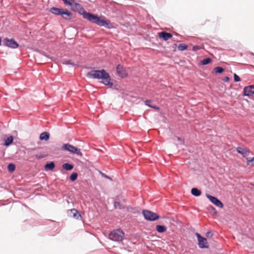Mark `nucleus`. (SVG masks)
<instances>
[{
    "mask_svg": "<svg viewBox=\"0 0 254 254\" xmlns=\"http://www.w3.org/2000/svg\"><path fill=\"white\" fill-rule=\"evenodd\" d=\"M77 176L78 175L76 173H73L70 176V180L71 181H74L77 179Z\"/></svg>",
    "mask_w": 254,
    "mask_h": 254,
    "instance_id": "c85d7f7f",
    "label": "nucleus"
},
{
    "mask_svg": "<svg viewBox=\"0 0 254 254\" xmlns=\"http://www.w3.org/2000/svg\"><path fill=\"white\" fill-rule=\"evenodd\" d=\"M150 101L149 100H146L145 101V105L150 107H151L152 108H154V109H157L158 110L159 109V108L157 107L155 105H150V104H149V103L150 102Z\"/></svg>",
    "mask_w": 254,
    "mask_h": 254,
    "instance_id": "c756f323",
    "label": "nucleus"
},
{
    "mask_svg": "<svg viewBox=\"0 0 254 254\" xmlns=\"http://www.w3.org/2000/svg\"><path fill=\"white\" fill-rule=\"evenodd\" d=\"M63 9L57 8V7H52L50 9V11L56 15H61L62 12H63Z\"/></svg>",
    "mask_w": 254,
    "mask_h": 254,
    "instance_id": "dca6fc26",
    "label": "nucleus"
},
{
    "mask_svg": "<svg viewBox=\"0 0 254 254\" xmlns=\"http://www.w3.org/2000/svg\"><path fill=\"white\" fill-rule=\"evenodd\" d=\"M13 141V138L12 136H10L7 138L4 139V145L7 146L10 144H12Z\"/></svg>",
    "mask_w": 254,
    "mask_h": 254,
    "instance_id": "6ab92c4d",
    "label": "nucleus"
},
{
    "mask_svg": "<svg viewBox=\"0 0 254 254\" xmlns=\"http://www.w3.org/2000/svg\"><path fill=\"white\" fill-rule=\"evenodd\" d=\"M188 46L185 44H180L178 46V49L179 51H182L187 50Z\"/></svg>",
    "mask_w": 254,
    "mask_h": 254,
    "instance_id": "5701e85b",
    "label": "nucleus"
},
{
    "mask_svg": "<svg viewBox=\"0 0 254 254\" xmlns=\"http://www.w3.org/2000/svg\"><path fill=\"white\" fill-rule=\"evenodd\" d=\"M66 64H72V65H74L73 64L71 63V61H66V63H65Z\"/></svg>",
    "mask_w": 254,
    "mask_h": 254,
    "instance_id": "f704fd0d",
    "label": "nucleus"
},
{
    "mask_svg": "<svg viewBox=\"0 0 254 254\" xmlns=\"http://www.w3.org/2000/svg\"><path fill=\"white\" fill-rule=\"evenodd\" d=\"M143 215L145 219L148 221H155L159 218V216L151 211L144 210L142 211Z\"/></svg>",
    "mask_w": 254,
    "mask_h": 254,
    "instance_id": "39448f33",
    "label": "nucleus"
},
{
    "mask_svg": "<svg viewBox=\"0 0 254 254\" xmlns=\"http://www.w3.org/2000/svg\"><path fill=\"white\" fill-rule=\"evenodd\" d=\"M200 49H201V47L200 46L196 45V46H194L193 47L192 50L194 51H196Z\"/></svg>",
    "mask_w": 254,
    "mask_h": 254,
    "instance_id": "473e14b6",
    "label": "nucleus"
},
{
    "mask_svg": "<svg viewBox=\"0 0 254 254\" xmlns=\"http://www.w3.org/2000/svg\"><path fill=\"white\" fill-rule=\"evenodd\" d=\"M54 167H55V164L53 162H51L49 163H47L45 166V168L46 169L50 170H53L54 168Z\"/></svg>",
    "mask_w": 254,
    "mask_h": 254,
    "instance_id": "4be33fe9",
    "label": "nucleus"
},
{
    "mask_svg": "<svg viewBox=\"0 0 254 254\" xmlns=\"http://www.w3.org/2000/svg\"><path fill=\"white\" fill-rule=\"evenodd\" d=\"M247 163L248 165H254V157L253 158H247Z\"/></svg>",
    "mask_w": 254,
    "mask_h": 254,
    "instance_id": "393cba45",
    "label": "nucleus"
},
{
    "mask_svg": "<svg viewBox=\"0 0 254 254\" xmlns=\"http://www.w3.org/2000/svg\"><path fill=\"white\" fill-rule=\"evenodd\" d=\"M1 38H0V45H1Z\"/></svg>",
    "mask_w": 254,
    "mask_h": 254,
    "instance_id": "ea45409f",
    "label": "nucleus"
},
{
    "mask_svg": "<svg viewBox=\"0 0 254 254\" xmlns=\"http://www.w3.org/2000/svg\"><path fill=\"white\" fill-rule=\"evenodd\" d=\"M244 95L246 96H251L254 94V86H249L246 87L244 89Z\"/></svg>",
    "mask_w": 254,
    "mask_h": 254,
    "instance_id": "f8f14e48",
    "label": "nucleus"
},
{
    "mask_svg": "<svg viewBox=\"0 0 254 254\" xmlns=\"http://www.w3.org/2000/svg\"><path fill=\"white\" fill-rule=\"evenodd\" d=\"M44 156H36V158H38V159H40V158H43Z\"/></svg>",
    "mask_w": 254,
    "mask_h": 254,
    "instance_id": "4c0bfd02",
    "label": "nucleus"
},
{
    "mask_svg": "<svg viewBox=\"0 0 254 254\" xmlns=\"http://www.w3.org/2000/svg\"><path fill=\"white\" fill-rule=\"evenodd\" d=\"M116 70L118 75L121 78H126L128 75L127 70L120 64L117 65Z\"/></svg>",
    "mask_w": 254,
    "mask_h": 254,
    "instance_id": "423d86ee",
    "label": "nucleus"
},
{
    "mask_svg": "<svg viewBox=\"0 0 254 254\" xmlns=\"http://www.w3.org/2000/svg\"><path fill=\"white\" fill-rule=\"evenodd\" d=\"M62 149L64 150L68 151L72 153L76 154L79 156H82V155L80 149L68 143L63 144L62 146Z\"/></svg>",
    "mask_w": 254,
    "mask_h": 254,
    "instance_id": "20e7f679",
    "label": "nucleus"
},
{
    "mask_svg": "<svg viewBox=\"0 0 254 254\" xmlns=\"http://www.w3.org/2000/svg\"><path fill=\"white\" fill-rule=\"evenodd\" d=\"M234 80L236 82H239V81H241V78L236 73H235L234 75Z\"/></svg>",
    "mask_w": 254,
    "mask_h": 254,
    "instance_id": "2f4dec72",
    "label": "nucleus"
},
{
    "mask_svg": "<svg viewBox=\"0 0 254 254\" xmlns=\"http://www.w3.org/2000/svg\"><path fill=\"white\" fill-rule=\"evenodd\" d=\"M114 207L116 208H120V209L122 208V207H121V203L118 201H115L114 202Z\"/></svg>",
    "mask_w": 254,
    "mask_h": 254,
    "instance_id": "7c9ffc66",
    "label": "nucleus"
},
{
    "mask_svg": "<svg viewBox=\"0 0 254 254\" xmlns=\"http://www.w3.org/2000/svg\"><path fill=\"white\" fill-rule=\"evenodd\" d=\"M206 197L209 199V200L215 205L216 206L219 208L223 207V204L221 202L219 199H218L216 197L211 196L210 194H206Z\"/></svg>",
    "mask_w": 254,
    "mask_h": 254,
    "instance_id": "1a4fd4ad",
    "label": "nucleus"
},
{
    "mask_svg": "<svg viewBox=\"0 0 254 254\" xmlns=\"http://www.w3.org/2000/svg\"><path fill=\"white\" fill-rule=\"evenodd\" d=\"M7 168L9 172H12L14 171L15 167L14 164L11 163L8 165Z\"/></svg>",
    "mask_w": 254,
    "mask_h": 254,
    "instance_id": "cd10ccee",
    "label": "nucleus"
},
{
    "mask_svg": "<svg viewBox=\"0 0 254 254\" xmlns=\"http://www.w3.org/2000/svg\"><path fill=\"white\" fill-rule=\"evenodd\" d=\"M156 230L159 233H163L166 231L167 228L163 225H157L156 227Z\"/></svg>",
    "mask_w": 254,
    "mask_h": 254,
    "instance_id": "a211bd4d",
    "label": "nucleus"
},
{
    "mask_svg": "<svg viewBox=\"0 0 254 254\" xmlns=\"http://www.w3.org/2000/svg\"><path fill=\"white\" fill-rule=\"evenodd\" d=\"M68 216L77 220L81 218V215L76 209L73 208L69 210L67 212Z\"/></svg>",
    "mask_w": 254,
    "mask_h": 254,
    "instance_id": "9d476101",
    "label": "nucleus"
},
{
    "mask_svg": "<svg viewBox=\"0 0 254 254\" xmlns=\"http://www.w3.org/2000/svg\"><path fill=\"white\" fill-rule=\"evenodd\" d=\"M102 176H104V177L106 178H108V179H110V177H108L107 175L104 174H102Z\"/></svg>",
    "mask_w": 254,
    "mask_h": 254,
    "instance_id": "c9c22d12",
    "label": "nucleus"
},
{
    "mask_svg": "<svg viewBox=\"0 0 254 254\" xmlns=\"http://www.w3.org/2000/svg\"><path fill=\"white\" fill-rule=\"evenodd\" d=\"M83 17L91 22L95 23L100 26H104L107 28L111 29L113 27L109 20L107 19L104 17H99L96 15L92 14L86 11L82 13Z\"/></svg>",
    "mask_w": 254,
    "mask_h": 254,
    "instance_id": "f257e3e1",
    "label": "nucleus"
},
{
    "mask_svg": "<svg viewBox=\"0 0 254 254\" xmlns=\"http://www.w3.org/2000/svg\"><path fill=\"white\" fill-rule=\"evenodd\" d=\"M177 139L178 141H182L181 138L179 137H177Z\"/></svg>",
    "mask_w": 254,
    "mask_h": 254,
    "instance_id": "58836bf2",
    "label": "nucleus"
},
{
    "mask_svg": "<svg viewBox=\"0 0 254 254\" xmlns=\"http://www.w3.org/2000/svg\"><path fill=\"white\" fill-rule=\"evenodd\" d=\"M196 235L198 239L199 247L202 249L208 248V245L206 239L201 237L200 235L198 233H196Z\"/></svg>",
    "mask_w": 254,
    "mask_h": 254,
    "instance_id": "6e6552de",
    "label": "nucleus"
},
{
    "mask_svg": "<svg viewBox=\"0 0 254 254\" xmlns=\"http://www.w3.org/2000/svg\"><path fill=\"white\" fill-rule=\"evenodd\" d=\"M4 44L11 48L15 49L19 46L18 44L13 39L6 38L3 40Z\"/></svg>",
    "mask_w": 254,
    "mask_h": 254,
    "instance_id": "0eeeda50",
    "label": "nucleus"
},
{
    "mask_svg": "<svg viewBox=\"0 0 254 254\" xmlns=\"http://www.w3.org/2000/svg\"><path fill=\"white\" fill-rule=\"evenodd\" d=\"M191 193L192 195L198 196L201 194V191L196 188H192L191 190Z\"/></svg>",
    "mask_w": 254,
    "mask_h": 254,
    "instance_id": "412c9836",
    "label": "nucleus"
},
{
    "mask_svg": "<svg viewBox=\"0 0 254 254\" xmlns=\"http://www.w3.org/2000/svg\"><path fill=\"white\" fill-rule=\"evenodd\" d=\"M62 17L66 20H70L72 17V13L67 9H64L61 15Z\"/></svg>",
    "mask_w": 254,
    "mask_h": 254,
    "instance_id": "4468645a",
    "label": "nucleus"
},
{
    "mask_svg": "<svg viewBox=\"0 0 254 254\" xmlns=\"http://www.w3.org/2000/svg\"><path fill=\"white\" fill-rule=\"evenodd\" d=\"M212 235V233L211 232H208L206 234V236L207 237H211Z\"/></svg>",
    "mask_w": 254,
    "mask_h": 254,
    "instance_id": "72a5a7b5",
    "label": "nucleus"
},
{
    "mask_svg": "<svg viewBox=\"0 0 254 254\" xmlns=\"http://www.w3.org/2000/svg\"><path fill=\"white\" fill-rule=\"evenodd\" d=\"M214 70L216 73H221L224 71V69L221 67L217 66L214 68Z\"/></svg>",
    "mask_w": 254,
    "mask_h": 254,
    "instance_id": "a878e982",
    "label": "nucleus"
},
{
    "mask_svg": "<svg viewBox=\"0 0 254 254\" xmlns=\"http://www.w3.org/2000/svg\"><path fill=\"white\" fill-rule=\"evenodd\" d=\"M158 36L160 38H162L164 41H167L173 37L172 34L165 31L158 33Z\"/></svg>",
    "mask_w": 254,
    "mask_h": 254,
    "instance_id": "9b49d317",
    "label": "nucleus"
},
{
    "mask_svg": "<svg viewBox=\"0 0 254 254\" xmlns=\"http://www.w3.org/2000/svg\"><path fill=\"white\" fill-rule=\"evenodd\" d=\"M211 59L209 58L204 59L203 60L201 61V64L202 65H206L207 64H209L211 62Z\"/></svg>",
    "mask_w": 254,
    "mask_h": 254,
    "instance_id": "b1692460",
    "label": "nucleus"
},
{
    "mask_svg": "<svg viewBox=\"0 0 254 254\" xmlns=\"http://www.w3.org/2000/svg\"><path fill=\"white\" fill-rule=\"evenodd\" d=\"M64 4L66 5L70 6L74 0H62Z\"/></svg>",
    "mask_w": 254,
    "mask_h": 254,
    "instance_id": "bb28decb",
    "label": "nucleus"
},
{
    "mask_svg": "<svg viewBox=\"0 0 254 254\" xmlns=\"http://www.w3.org/2000/svg\"><path fill=\"white\" fill-rule=\"evenodd\" d=\"M87 75L91 78L102 79L101 82L109 87H112L113 85L109 74L104 69L91 71L87 73Z\"/></svg>",
    "mask_w": 254,
    "mask_h": 254,
    "instance_id": "f03ea898",
    "label": "nucleus"
},
{
    "mask_svg": "<svg viewBox=\"0 0 254 254\" xmlns=\"http://www.w3.org/2000/svg\"><path fill=\"white\" fill-rule=\"evenodd\" d=\"M62 168L66 171H68L71 170L73 169V166L70 164L64 163L62 165Z\"/></svg>",
    "mask_w": 254,
    "mask_h": 254,
    "instance_id": "aec40b11",
    "label": "nucleus"
},
{
    "mask_svg": "<svg viewBox=\"0 0 254 254\" xmlns=\"http://www.w3.org/2000/svg\"><path fill=\"white\" fill-rule=\"evenodd\" d=\"M109 239L114 241H122L124 237V233L120 229L113 231L109 234Z\"/></svg>",
    "mask_w": 254,
    "mask_h": 254,
    "instance_id": "7ed1b4c3",
    "label": "nucleus"
},
{
    "mask_svg": "<svg viewBox=\"0 0 254 254\" xmlns=\"http://www.w3.org/2000/svg\"><path fill=\"white\" fill-rule=\"evenodd\" d=\"M229 77H226L225 78V79H224V81H229Z\"/></svg>",
    "mask_w": 254,
    "mask_h": 254,
    "instance_id": "e433bc0d",
    "label": "nucleus"
},
{
    "mask_svg": "<svg viewBox=\"0 0 254 254\" xmlns=\"http://www.w3.org/2000/svg\"><path fill=\"white\" fill-rule=\"evenodd\" d=\"M39 138L41 140L47 141L49 139L50 134L48 132H44L41 133Z\"/></svg>",
    "mask_w": 254,
    "mask_h": 254,
    "instance_id": "f3484780",
    "label": "nucleus"
},
{
    "mask_svg": "<svg viewBox=\"0 0 254 254\" xmlns=\"http://www.w3.org/2000/svg\"><path fill=\"white\" fill-rule=\"evenodd\" d=\"M70 8L73 11H77L79 12L83 9L82 5L76 2L75 0L70 6Z\"/></svg>",
    "mask_w": 254,
    "mask_h": 254,
    "instance_id": "ddd939ff",
    "label": "nucleus"
},
{
    "mask_svg": "<svg viewBox=\"0 0 254 254\" xmlns=\"http://www.w3.org/2000/svg\"><path fill=\"white\" fill-rule=\"evenodd\" d=\"M237 152L242 154L244 157L248 156L250 154V150L246 148H242L241 147H237Z\"/></svg>",
    "mask_w": 254,
    "mask_h": 254,
    "instance_id": "2eb2a0df",
    "label": "nucleus"
}]
</instances>
